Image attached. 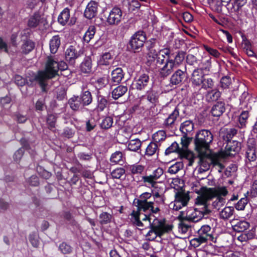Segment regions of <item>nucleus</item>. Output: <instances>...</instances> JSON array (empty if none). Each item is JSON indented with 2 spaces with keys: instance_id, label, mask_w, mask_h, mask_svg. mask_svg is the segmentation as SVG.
I'll list each match as a JSON object with an SVG mask.
<instances>
[{
  "instance_id": "nucleus-8",
  "label": "nucleus",
  "mask_w": 257,
  "mask_h": 257,
  "mask_svg": "<svg viewBox=\"0 0 257 257\" xmlns=\"http://www.w3.org/2000/svg\"><path fill=\"white\" fill-rule=\"evenodd\" d=\"M175 197L174 201L169 204V207L175 211L186 206L190 199L188 194L183 192H176Z\"/></svg>"
},
{
  "instance_id": "nucleus-64",
  "label": "nucleus",
  "mask_w": 257,
  "mask_h": 257,
  "mask_svg": "<svg viewBox=\"0 0 257 257\" xmlns=\"http://www.w3.org/2000/svg\"><path fill=\"white\" fill-rule=\"evenodd\" d=\"M257 145V134L251 133V135L249 137L247 142V147L256 148Z\"/></svg>"
},
{
  "instance_id": "nucleus-63",
  "label": "nucleus",
  "mask_w": 257,
  "mask_h": 257,
  "mask_svg": "<svg viewBox=\"0 0 257 257\" xmlns=\"http://www.w3.org/2000/svg\"><path fill=\"white\" fill-rule=\"evenodd\" d=\"M108 83V79L106 77H103L98 78L95 82L96 87L100 89L104 87Z\"/></svg>"
},
{
  "instance_id": "nucleus-56",
  "label": "nucleus",
  "mask_w": 257,
  "mask_h": 257,
  "mask_svg": "<svg viewBox=\"0 0 257 257\" xmlns=\"http://www.w3.org/2000/svg\"><path fill=\"white\" fill-rule=\"evenodd\" d=\"M210 6L214 11L220 13L222 11V6L224 5L221 0H212L210 3Z\"/></svg>"
},
{
  "instance_id": "nucleus-44",
  "label": "nucleus",
  "mask_w": 257,
  "mask_h": 257,
  "mask_svg": "<svg viewBox=\"0 0 257 257\" xmlns=\"http://www.w3.org/2000/svg\"><path fill=\"white\" fill-rule=\"evenodd\" d=\"M70 18L69 10L67 8L64 9L59 15L58 18V22L62 25H65L69 21Z\"/></svg>"
},
{
  "instance_id": "nucleus-62",
  "label": "nucleus",
  "mask_w": 257,
  "mask_h": 257,
  "mask_svg": "<svg viewBox=\"0 0 257 257\" xmlns=\"http://www.w3.org/2000/svg\"><path fill=\"white\" fill-rule=\"evenodd\" d=\"M125 173V170L122 168H118L113 170L111 175L113 178L120 179Z\"/></svg>"
},
{
  "instance_id": "nucleus-36",
  "label": "nucleus",
  "mask_w": 257,
  "mask_h": 257,
  "mask_svg": "<svg viewBox=\"0 0 257 257\" xmlns=\"http://www.w3.org/2000/svg\"><path fill=\"white\" fill-rule=\"evenodd\" d=\"M112 56L110 53H105L100 56L97 60V64L99 66H107L110 64Z\"/></svg>"
},
{
  "instance_id": "nucleus-32",
  "label": "nucleus",
  "mask_w": 257,
  "mask_h": 257,
  "mask_svg": "<svg viewBox=\"0 0 257 257\" xmlns=\"http://www.w3.org/2000/svg\"><path fill=\"white\" fill-rule=\"evenodd\" d=\"M110 161L112 164H118L122 165L125 161V158L122 152L120 151H116L111 155Z\"/></svg>"
},
{
  "instance_id": "nucleus-53",
  "label": "nucleus",
  "mask_w": 257,
  "mask_h": 257,
  "mask_svg": "<svg viewBox=\"0 0 257 257\" xmlns=\"http://www.w3.org/2000/svg\"><path fill=\"white\" fill-rule=\"evenodd\" d=\"M183 168V164L181 162H177L171 165L168 170L170 174H175Z\"/></svg>"
},
{
  "instance_id": "nucleus-54",
  "label": "nucleus",
  "mask_w": 257,
  "mask_h": 257,
  "mask_svg": "<svg viewBox=\"0 0 257 257\" xmlns=\"http://www.w3.org/2000/svg\"><path fill=\"white\" fill-rule=\"evenodd\" d=\"M107 104L106 99L101 95L97 96V109L98 111H103L106 107Z\"/></svg>"
},
{
  "instance_id": "nucleus-45",
  "label": "nucleus",
  "mask_w": 257,
  "mask_h": 257,
  "mask_svg": "<svg viewBox=\"0 0 257 257\" xmlns=\"http://www.w3.org/2000/svg\"><path fill=\"white\" fill-rule=\"evenodd\" d=\"M96 33V28L94 26H90L85 33L83 40L86 43H88L90 40L93 38Z\"/></svg>"
},
{
  "instance_id": "nucleus-17",
  "label": "nucleus",
  "mask_w": 257,
  "mask_h": 257,
  "mask_svg": "<svg viewBox=\"0 0 257 257\" xmlns=\"http://www.w3.org/2000/svg\"><path fill=\"white\" fill-rule=\"evenodd\" d=\"M240 150V144L237 141L228 142L222 152L223 157L233 156Z\"/></svg>"
},
{
  "instance_id": "nucleus-48",
  "label": "nucleus",
  "mask_w": 257,
  "mask_h": 257,
  "mask_svg": "<svg viewBox=\"0 0 257 257\" xmlns=\"http://www.w3.org/2000/svg\"><path fill=\"white\" fill-rule=\"evenodd\" d=\"M142 142L139 139L130 140L127 143V149L128 150L136 152L140 149Z\"/></svg>"
},
{
  "instance_id": "nucleus-61",
  "label": "nucleus",
  "mask_w": 257,
  "mask_h": 257,
  "mask_svg": "<svg viewBox=\"0 0 257 257\" xmlns=\"http://www.w3.org/2000/svg\"><path fill=\"white\" fill-rule=\"evenodd\" d=\"M112 123H113L112 118L110 116H107V117H106L105 118H104L102 120V121L100 124V126H101V128H102L108 129L112 126Z\"/></svg>"
},
{
  "instance_id": "nucleus-13",
  "label": "nucleus",
  "mask_w": 257,
  "mask_h": 257,
  "mask_svg": "<svg viewBox=\"0 0 257 257\" xmlns=\"http://www.w3.org/2000/svg\"><path fill=\"white\" fill-rule=\"evenodd\" d=\"M122 16L121 10L118 7H115L109 12L106 21L110 25H117L121 22Z\"/></svg>"
},
{
  "instance_id": "nucleus-49",
  "label": "nucleus",
  "mask_w": 257,
  "mask_h": 257,
  "mask_svg": "<svg viewBox=\"0 0 257 257\" xmlns=\"http://www.w3.org/2000/svg\"><path fill=\"white\" fill-rule=\"evenodd\" d=\"M249 224L244 220L237 222L233 226V229L237 232H243L248 228Z\"/></svg>"
},
{
  "instance_id": "nucleus-9",
  "label": "nucleus",
  "mask_w": 257,
  "mask_h": 257,
  "mask_svg": "<svg viewBox=\"0 0 257 257\" xmlns=\"http://www.w3.org/2000/svg\"><path fill=\"white\" fill-rule=\"evenodd\" d=\"M27 24L30 29H40L45 26L47 22L44 16L40 12H37L29 16Z\"/></svg>"
},
{
  "instance_id": "nucleus-37",
  "label": "nucleus",
  "mask_w": 257,
  "mask_h": 257,
  "mask_svg": "<svg viewBox=\"0 0 257 257\" xmlns=\"http://www.w3.org/2000/svg\"><path fill=\"white\" fill-rule=\"evenodd\" d=\"M127 91V88L126 86L119 85L112 90V97L113 99H117L123 96Z\"/></svg>"
},
{
  "instance_id": "nucleus-31",
  "label": "nucleus",
  "mask_w": 257,
  "mask_h": 257,
  "mask_svg": "<svg viewBox=\"0 0 257 257\" xmlns=\"http://www.w3.org/2000/svg\"><path fill=\"white\" fill-rule=\"evenodd\" d=\"M194 124L191 120H186L181 123L180 130L185 135H189L193 131Z\"/></svg>"
},
{
  "instance_id": "nucleus-26",
  "label": "nucleus",
  "mask_w": 257,
  "mask_h": 257,
  "mask_svg": "<svg viewBox=\"0 0 257 257\" xmlns=\"http://www.w3.org/2000/svg\"><path fill=\"white\" fill-rule=\"evenodd\" d=\"M168 58H172L170 55V51L168 49L161 50L157 56L156 63L157 65H163Z\"/></svg>"
},
{
  "instance_id": "nucleus-42",
  "label": "nucleus",
  "mask_w": 257,
  "mask_h": 257,
  "mask_svg": "<svg viewBox=\"0 0 257 257\" xmlns=\"http://www.w3.org/2000/svg\"><path fill=\"white\" fill-rule=\"evenodd\" d=\"M227 195V194L224 195L221 194L216 195L214 196V197H216V199L212 202L213 207L216 209H219L221 207L223 206L226 202L224 197Z\"/></svg>"
},
{
  "instance_id": "nucleus-11",
  "label": "nucleus",
  "mask_w": 257,
  "mask_h": 257,
  "mask_svg": "<svg viewBox=\"0 0 257 257\" xmlns=\"http://www.w3.org/2000/svg\"><path fill=\"white\" fill-rule=\"evenodd\" d=\"M198 236L199 239L194 238L190 241H213V239H216L214 236L213 230H211L210 226L208 225H204L198 231Z\"/></svg>"
},
{
  "instance_id": "nucleus-33",
  "label": "nucleus",
  "mask_w": 257,
  "mask_h": 257,
  "mask_svg": "<svg viewBox=\"0 0 257 257\" xmlns=\"http://www.w3.org/2000/svg\"><path fill=\"white\" fill-rule=\"evenodd\" d=\"M251 109V107H247L246 110H243L238 117V127L243 128L246 126L247 120L249 117V112Z\"/></svg>"
},
{
  "instance_id": "nucleus-10",
  "label": "nucleus",
  "mask_w": 257,
  "mask_h": 257,
  "mask_svg": "<svg viewBox=\"0 0 257 257\" xmlns=\"http://www.w3.org/2000/svg\"><path fill=\"white\" fill-rule=\"evenodd\" d=\"M146 40V34L143 31H139L134 34L130 40V45L132 50L139 52Z\"/></svg>"
},
{
  "instance_id": "nucleus-46",
  "label": "nucleus",
  "mask_w": 257,
  "mask_h": 257,
  "mask_svg": "<svg viewBox=\"0 0 257 257\" xmlns=\"http://www.w3.org/2000/svg\"><path fill=\"white\" fill-rule=\"evenodd\" d=\"M200 68L203 73L208 72L211 68V58L208 57L206 59H203L199 64Z\"/></svg>"
},
{
  "instance_id": "nucleus-12",
  "label": "nucleus",
  "mask_w": 257,
  "mask_h": 257,
  "mask_svg": "<svg viewBox=\"0 0 257 257\" xmlns=\"http://www.w3.org/2000/svg\"><path fill=\"white\" fill-rule=\"evenodd\" d=\"M191 140L190 137L184 134L181 139L182 148H180V150L182 153V157L189 160L188 166H192L194 162L192 153L187 149Z\"/></svg>"
},
{
  "instance_id": "nucleus-20",
  "label": "nucleus",
  "mask_w": 257,
  "mask_h": 257,
  "mask_svg": "<svg viewBox=\"0 0 257 257\" xmlns=\"http://www.w3.org/2000/svg\"><path fill=\"white\" fill-rule=\"evenodd\" d=\"M80 53L76 50L75 46L70 45L66 49L65 51V58L71 64H73L74 60L78 58Z\"/></svg>"
},
{
  "instance_id": "nucleus-16",
  "label": "nucleus",
  "mask_w": 257,
  "mask_h": 257,
  "mask_svg": "<svg viewBox=\"0 0 257 257\" xmlns=\"http://www.w3.org/2000/svg\"><path fill=\"white\" fill-rule=\"evenodd\" d=\"M163 66L159 70V74L161 77H166L172 73L174 69L177 68L173 62L172 58H168Z\"/></svg>"
},
{
  "instance_id": "nucleus-60",
  "label": "nucleus",
  "mask_w": 257,
  "mask_h": 257,
  "mask_svg": "<svg viewBox=\"0 0 257 257\" xmlns=\"http://www.w3.org/2000/svg\"><path fill=\"white\" fill-rule=\"evenodd\" d=\"M203 48L210 55L214 58H218L220 56V53L216 49H213L206 45H203Z\"/></svg>"
},
{
  "instance_id": "nucleus-4",
  "label": "nucleus",
  "mask_w": 257,
  "mask_h": 257,
  "mask_svg": "<svg viewBox=\"0 0 257 257\" xmlns=\"http://www.w3.org/2000/svg\"><path fill=\"white\" fill-rule=\"evenodd\" d=\"M149 226H152V229L148 232L147 236H152V237L148 238L149 241H153L157 236L160 237L162 240H173L177 237L171 232V225L161 224L157 226L151 223V225Z\"/></svg>"
},
{
  "instance_id": "nucleus-7",
  "label": "nucleus",
  "mask_w": 257,
  "mask_h": 257,
  "mask_svg": "<svg viewBox=\"0 0 257 257\" xmlns=\"http://www.w3.org/2000/svg\"><path fill=\"white\" fill-rule=\"evenodd\" d=\"M199 161L198 165L196 169L198 174H202L208 171L211 165H213L216 155L211 153V151H206L198 153Z\"/></svg>"
},
{
  "instance_id": "nucleus-14",
  "label": "nucleus",
  "mask_w": 257,
  "mask_h": 257,
  "mask_svg": "<svg viewBox=\"0 0 257 257\" xmlns=\"http://www.w3.org/2000/svg\"><path fill=\"white\" fill-rule=\"evenodd\" d=\"M230 13H236L246 4V0H221Z\"/></svg>"
},
{
  "instance_id": "nucleus-35",
  "label": "nucleus",
  "mask_w": 257,
  "mask_h": 257,
  "mask_svg": "<svg viewBox=\"0 0 257 257\" xmlns=\"http://www.w3.org/2000/svg\"><path fill=\"white\" fill-rule=\"evenodd\" d=\"M111 80L116 83H119L123 78L124 74L121 68H116L111 72Z\"/></svg>"
},
{
  "instance_id": "nucleus-25",
  "label": "nucleus",
  "mask_w": 257,
  "mask_h": 257,
  "mask_svg": "<svg viewBox=\"0 0 257 257\" xmlns=\"http://www.w3.org/2000/svg\"><path fill=\"white\" fill-rule=\"evenodd\" d=\"M179 115V109L176 107L169 115L168 117L165 119L163 123L164 125L168 128L172 127Z\"/></svg>"
},
{
  "instance_id": "nucleus-21",
  "label": "nucleus",
  "mask_w": 257,
  "mask_h": 257,
  "mask_svg": "<svg viewBox=\"0 0 257 257\" xmlns=\"http://www.w3.org/2000/svg\"><path fill=\"white\" fill-rule=\"evenodd\" d=\"M98 9V4L94 1L89 2L84 12L85 17L88 19H91L94 18L97 14Z\"/></svg>"
},
{
  "instance_id": "nucleus-5",
  "label": "nucleus",
  "mask_w": 257,
  "mask_h": 257,
  "mask_svg": "<svg viewBox=\"0 0 257 257\" xmlns=\"http://www.w3.org/2000/svg\"><path fill=\"white\" fill-rule=\"evenodd\" d=\"M213 141V135L208 130H203L198 132L196 135L195 144V148L198 153L210 151V144Z\"/></svg>"
},
{
  "instance_id": "nucleus-1",
  "label": "nucleus",
  "mask_w": 257,
  "mask_h": 257,
  "mask_svg": "<svg viewBox=\"0 0 257 257\" xmlns=\"http://www.w3.org/2000/svg\"><path fill=\"white\" fill-rule=\"evenodd\" d=\"M152 196L151 193H142L136 202L138 210L134 211L132 213L134 223L140 227L139 229L141 230L143 229L141 227H146L147 226L151 225V221L153 217V214H155L153 201L148 200Z\"/></svg>"
},
{
  "instance_id": "nucleus-6",
  "label": "nucleus",
  "mask_w": 257,
  "mask_h": 257,
  "mask_svg": "<svg viewBox=\"0 0 257 257\" xmlns=\"http://www.w3.org/2000/svg\"><path fill=\"white\" fill-rule=\"evenodd\" d=\"M209 212V210L205 208H190L186 212H181L179 217L182 220L198 222L203 218L204 214Z\"/></svg>"
},
{
  "instance_id": "nucleus-39",
  "label": "nucleus",
  "mask_w": 257,
  "mask_h": 257,
  "mask_svg": "<svg viewBox=\"0 0 257 257\" xmlns=\"http://www.w3.org/2000/svg\"><path fill=\"white\" fill-rule=\"evenodd\" d=\"M80 70L84 73H89L92 70V62L89 57L85 58L80 65Z\"/></svg>"
},
{
  "instance_id": "nucleus-19",
  "label": "nucleus",
  "mask_w": 257,
  "mask_h": 257,
  "mask_svg": "<svg viewBox=\"0 0 257 257\" xmlns=\"http://www.w3.org/2000/svg\"><path fill=\"white\" fill-rule=\"evenodd\" d=\"M156 188H152V195L154 199L153 201L154 207V213H157L160 210V206L164 203L163 196L158 192L155 190Z\"/></svg>"
},
{
  "instance_id": "nucleus-22",
  "label": "nucleus",
  "mask_w": 257,
  "mask_h": 257,
  "mask_svg": "<svg viewBox=\"0 0 257 257\" xmlns=\"http://www.w3.org/2000/svg\"><path fill=\"white\" fill-rule=\"evenodd\" d=\"M185 71L180 69L176 70L170 78V83L172 85H178L185 80Z\"/></svg>"
},
{
  "instance_id": "nucleus-40",
  "label": "nucleus",
  "mask_w": 257,
  "mask_h": 257,
  "mask_svg": "<svg viewBox=\"0 0 257 257\" xmlns=\"http://www.w3.org/2000/svg\"><path fill=\"white\" fill-rule=\"evenodd\" d=\"M142 181L145 185L151 188H157L158 184L157 180L151 175L145 176L142 177Z\"/></svg>"
},
{
  "instance_id": "nucleus-43",
  "label": "nucleus",
  "mask_w": 257,
  "mask_h": 257,
  "mask_svg": "<svg viewBox=\"0 0 257 257\" xmlns=\"http://www.w3.org/2000/svg\"><path fill=\"white\" fill-rule=\"evenodd\" d=\"M234 208L233 207H225L220 212L219 217L223 219H228L233 214Z\"/></svg>"
},
{
  "instance_id": "nucleus-2",
  "label": "nucleus",
  "mask_w": 257,
  "mask_h": 257,
  "mask_svg": "<svg viewBox=\"0 0 257 257\" xmlns=\"http://www.w3.org/2000/svg\"><path fill=\"white\" fill-rule=\"evenodd\" d=\"M67 65L64 61L58 62L53 57H48L46 64L45 70L40 71L34 77L36 80L40 85L43 91H45L47 85L46 81L57 75L59 70L63 71L67 69Z\"/></svg>"
},
{
  "instance_id": "nucleus-3",
  "label": "nucleus",
  "mask_w": 257,
  "mask_h": 257,
  "mask_svg": "<svg viewBox=\"0 0 257 257\" xmlns=\"http://www.w3.org/2000/svg\"><path fill=\"white\" fill-rule=\"evenodd\" d=\"M199 195L196 199L195 205L197 206H202L201 208L207 209V202L208 200L214 197L216 195L228 194V190L225 186H217L214 188H207L201 187L200 189L196 191Z\"/></svg>"
},
{
  "instance_id": "nucleus-29",
  "label": "nucleus",
  "mask_w": 257,
  "mask_h": 257,
  "mask_svg": "<svg viewBox=\"0 0 257 257\" xmlns=\"http://www.w3.org/2000/svg\"><path fill=\"white\" fill-rule=\"evenodd\" d=\"M237 130L234 128H225L220 132V135L224 140L229 142L237 134Z\"/></svg>"
},
{
  "instance_id": "nucleus-28",
  "label": "nucleus",
  "mask_w": 257,
  "mask_h": 257,
  "mask_svg": "<svg viewBox=\"0 0 257 257\" xmlns=\"http://www.w3.org/2000/svg\"><path fill=\"white\" fill-rule=\"evenodd\" d=\"M160 144L155 142H151L146 149L145 155L150 157L153 156H158L159 153Z\"/></svg>"
},
{
  "instance_id": "nucleus-58",
  "label": "nucleus",
  "mask_w": 257,
  "mask_h": 257,
  "mask_svg": "<svg viewBox=\"0 0 257 257\" xmlns=\"http://www.w3.org/2000/svg\"><path fill=\"white\" fill-rule=\"evenodd\" d=\"M214 85L213 80L210 78H204L200 88L207 90L212 88Z\"/></svg>"
},
{
  "instance_id": "nucleus-23",
  "label": "nucleus",
  "mask_w": 257,
  "mask_h": 257,
  "mask_svg": "<svg viewBox=\"0 0 257 257\" xmlns=\"http://www.w3.org/2000/svg\"><path fill=\"white\" fill-rule=\"evenodd\" d=\"M81 93L80 95L79 99L82 101V104L87 106L90 104L92 101V97L89 91L86 90V85H83L81 87Z\"/></svg>"
},
{
  "instance_id": "nucleus-38",
  "label": "nucleus",
  "mask_w": 257,
  "mask_h": 257,
  "mask_svg": "<svg viewBox=\"0 0 257 257\" xmlns=\"http://www.w3.org/2000/svg\"><path fill=\"white\" fill-rule=\"evenodd\" d=\"M49 45L51 52L53 54L56 53L60 45V38L59 36H53L50 41Z\"/></svg>"
},
{
  "instance_id": "nucleus-57",
  "label": "nucleus",
  "mask_w": 257,
  "mask_h": 257,
  "mask_svg": "<svg viewBox=\"0 0 257 257\" xmlns=\"http://www.w3.org/2000/svg\"><path fill=\"white\" fill-rule=\"evenodd\" d=\"M99 218V223L101 225H104L110 222L111 219V215L106 212H104L100 214Z\"/></svg>"
},
{
  "instance_id": "nucleus-18",
  "label": "nucleus",
  "mask_w": 257,
  "mask_h": 257,
  "mask_svg": "<svg viewBox=\"0 0 257 257\" xmlns=\"http://www.w3.org/2000/svg\"><path fill=\"white\" fill-rule=\"evenodd\" d=\"M204 78V74L201 72V70L197 68L194 70L193 71L191 77V81L192 86L194 88H200L201 83Z\"/></svg>"
},
{
  "instance_id": "nucleus-41",
  "label": "nucleus",
  "mask_w": 257,
  "mask_h": 257,
  "mask_svg": "<svg viewBox=\"0 0 257 257\" xmlns=\"http://www.w3.org/2000/svg\"><path fill=\"white\" fill-rule=\"evenodd\" d=\"M35 45V43L32 40L29 39L24 40L21 46L22 52L25 54L29 53L33 50Z\"/></svg>"
},
{
  "instance_id": "nucleus-34",
  "label": "nucleus",
  "mask_w": 257,
  "mask_h": 257,
  "mask_svg": "<svg viewBox=\"0 0 257 257\" xmlns=\"http://www.w3.org/2000/svg\"><path fill=\"white\" fill-rule=\"evenodd\" d=\"M224 103L221 102L214 104L211 110V114L214 116H220L225 111Z\"/></svg>"
},
{
  "instance_id": "nucleus-47",
  "label": "nucleus",
  "mask_w": 257,
  "mask_h": 257,
  "mask_svg": "<svg viewBox=\"0 0 257 257\" xmlns=\"http://www.w3.org/2000/svg\"><path fill=\"white\" fill-rule=\"evenodd\" d=\"M246 158L250 162L254 161L257 158V150L256 148L249 147L247 148L246 153Z\"/></svg>"
},
{
  "instance_id": "nucleus-50",
  "label": "nucleus",
  "mask_w": 257,
  "mask_h": 257,
  "mask_svg": "<svg viewBox=\"0 0 257 257\" xmlns=\"http://www.w3.org/2000/svg\"><path fill=\"white\" fill-rule=\"evenodd\" d=\"M127 170L134 175L140 174L144 170V166L138 164L130 165L127 167Z\"/></svg>"
},
{
  "instance_id": "nucleus-15",
  "label": "nucleus",
  "mask_w": 257,
  "mask_h": 257,
  "mask_svg": "<svg viewBox=\"0 0 257 257\" xmlns=\"http://www.w3.org/2000/svg\"><path fill=\"white\" fill-rule=\"evenodd\" d=\"M149 83V76L146 74H142L135 78L133 82V85L137 90H143L147 87Z\"/></svg>"
},
{
  "instance_id": "nucleus-51",
  "label": "nucleus",
  "mask_w": 257,
  "mask_h": 257,
  "mask_svg": "<svg viewBox=\"0 0 257 257\" xmlns=\"http://www.w3.org/2000/svg\"><path fill=\"white\" fill-rule=\"evenodd\" d=\"M220 91L215 89L208 91L206 97V99L209 101H215L220 97Z\"/></svg>"
},
{
  "instance_id": "nucleus-30",
  "label": "nucleus",
  "mask_w": 257,
  "mask_h": 257,
  "mask_svg": "<svg viewBox=\"0 0 257 257\" xmlns=\"http://www.w3.org/2000/svg\"><path fill=\"white\" fill-rule=\"evenodd\" d=\"M68 103L71 108L75 111L81 110L85 106L78 96H74L71 98L69 100Z\"/></svg>"
},
{
  "instance_id": "nucleus-27",
  "label": "nucleus",
  "mask_w": 257,
  "mask_h": 257,
  "mask_svg": "<svg viewBox=\"0 0 257 257\" xmlns=\"http://www.w3.org/2000/svg\"><path fill=\"white\" fill-rule=\"evenodd\" d=\"M168 58H172L170 55V51L168 49L161 50L157 56L156 63L157 65H163Z\"/></svg>"
},
{
  "instance_id": "nucleus-24",
  "label": "nucleus",
  "mask_w": 257,
  "mask_h": 257,
  "mask_svg": "<svg viewBox=\"0 0 257 257\" xmlns=\"http://www.w3.org/2000/svg\"><path fill=\"white\" fill-rule=\"evenodd\" d=\"M159 92L154 89H151L147 92L145 97L152 105L151 107L154 108V106L159 102Z\"/></svg>"
},
{
  "instance_id": "nucleus-59",
  "label": "nucleus",
  "mask_w": 257,
  "mask_h": 257,
  "mask_svg": "<svg viewBox=\"0 0 257 257\" xmlns=\"http://www.w3.org/2000/svg\"><path fill=\"white\" fill-rule=\"evenodd\" d=\"M185 54L183 52H178L174 58H173V62L177 68L184 60Z\"/></svg>"
},
{
  "instance_id": "nucleus-55",
  "label": "nucleus",
  "mask_w": 257,
  "mask_h": 257,
  "mask_svg": "<svg viewBox=\"0 0 257 257\" xmlns=\"http://www.w3.org/2000/svg\"><path fill=\"white\" fill-rule=\"evenodd\" d=\"M166 133L164 131H159L155 133L153 136V139L154 141V142L160 144L159 143L162 142L166 139Z\"/></svg>"
},
{
  "instance_id": "nucleus-52",
  "label": "nucleus",
  "mask_w": 257,
  "mask_h": 257,
  "mask_svg": "<svg viewBox=\"0 0 257 257\" xmlns=\"http://www.w3.org/2000/svg\"><path fill=\"white\" fill-rule=\"evenodd\" d=\"M178 152L180 154L181 156L182 157V153L179 146V145L176 142H174L172 145L168 147L165 151V154L166 155H169L170 154L173 152Z\"/></svg>"
}]
</instances>
